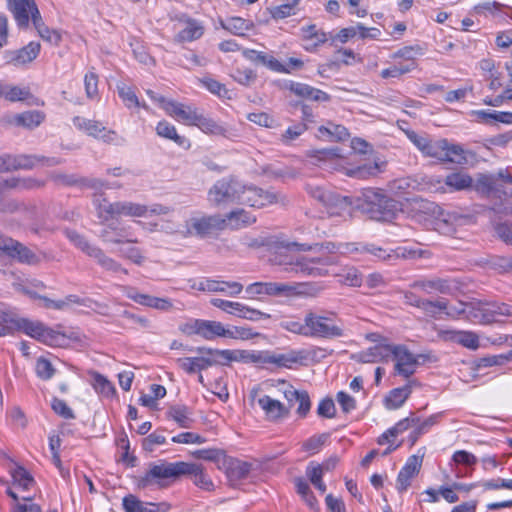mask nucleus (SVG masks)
Returning a JSON list of instances; mask_svg holds the SVG:
<instances>
[{"label": "nucleus", "mask_w": 512, "mask_h": 512, "mask_svg": "<svg viewBox=\"0 0 512 512\" xmlns=\"http://www.w3.org/2000/svg\"><path fill=\"white\" fill-rule=\"evenodd\" d=\"M355 250L361 253L371 254L375 258L383 261H386L392 257V255L386 249L378 247L374 244H359V246L356 247Z\"/></svg>", "instance_id": "obj_60"}, {"label": "nucleus", "mask_w": 512, "mask_h": 512, "mask_svg": "<svg viewBox=\"0 0 512 512\" xmlns=\"http://www.w3.org/2000/svg\"><path fill=\"white\" fill-rule=\"evenodd\" d=\"M40 49V43L31 41L20 49L5 51L6 63L15 67L24 66L37 58Z\"/></svg>", "instance_id": "obj_14"}, {"label": "nucleus", "mask_w": 512, "mask_h": 512, "mask_svg": "<svg viewBox=\"0 0 512 512\" xmlns=\"http://www.w3.org/2000/svg\"><path fill=\"white\" fill-rule=\"evenodd\" d=\"M63 233L76 248L81 250L88 257L93 258L97 264L106 271L123 273L125 275L128 274V270L123 268L119 262L106 255L100 247L91 244L85 236L81 235L76 230L65 228Z\"/></svg>", "instance_id": "obj_4"}, {"label": "nucleus", "mask_w": 512, "mask_h": 512, "mask_svg": "<svg viewBox=\"0 0 512 512\" xmlns=\"http://www.w3.org/2000/svg\"><path fill=\"white\" fill-rule=\"evenodd\" d=\"M427 358L425 354H413L405 345H396L392 356L395 361L394 374L410 378L421 364L420 359L424 362Z\"/></svg>", "instance_id": "obj_8"}, {"label": "nucleus", "mask_w": 512, "mask_h": 512, "mask_svg": "<svg viewBox=\"0 0 512 512\" xmlns=\"http://www.w3.org/2000/svg\"><path fill=\"white\" fill-rule=\"evenodd\" d=\"M295 289L294 286L286 283L263 282V292L270 296L290 295Z\"/></svg>", "instance_id": "obj_49"}, {"label": "nucleus", "mask_w": 512, "mask_h": 512, "mask_svg": "<svg viewBox=\"0 0 512 512\" xmlns=\"http://www.w3.org/2000/svg\"><path fill=\"white\" fill-rule=\"evenodd\" d=\"M419 382L416 379L409 380L403 387L392 389L385 397V406L387 409H398L408 399L412 393V389L415 386H419Z\"/></svg>", "instance_id": "obj_25"}, {"label": "nucleus", "mask_w": 512, "mask_h": 512, "mask_svg": "<svg viewBox=\"0 0 512 512\" xmlns=\"http://www.w3.org/2000/svg\"><path fill=\"white\" fill-rule=\"evenodd\" d=\"M258 404L265 412L266 418L270 421H278L289 415V408H286L280 401L272 399L268 395L259 398Z\"/></svg>", "instance_id": "obj_26"}, {"label": "nucleus", "mask_w": 512, "mask_h": 512, "mask_svg": "<svg viewBox=\"0 0 512 512\" xmlns=\"http://www.w3.org/2000/svg\"><path fill=\"white\" fill-rule=\"evenodd\" d=\"M271 262L280 266H284V271L302 276L323 277L328 274L325 268L334 264L331 257H298L289 258L281 254H276Z\"/></svg>", "instance_id": "obj_2"}, {"label": "nucleus", "mask_w": 512, "mask_h": 512, "mask_svg": "<svg viewBox=\"0 0 512 512\" xmlns=\"http://www.w3.org/2000/svg\"><path fill=\"white\" fill-rule=\"evenodd\" d=\"M411 287L415 289H420L427 294H431L434 292L447 294L451 290L449 282L441 278L417 280L411 284Z\"/></svg>", "instance_id": "obj_30"}, {"label": "nucleus", "mask_w": 512, "mask_h": 512, "mask_svg": "<svg viewBox=\"0 0 512 512\" xmlns=\"http://www.w3.org/2000/svg\"><path fill=\"white\" fill-rule=\"evenodd\" d=\"M319 132L321 134H328L338 141H344L349 137L348 129L339 124L329 123V126H321L319 127Z\"/></svg>", "instance_id": "obj_55"}, {"label": "nucleus", "mask_w": 512, "mask_h": 512, "mask_svg": "<svg viewBox=\"0 0 512 512\" xmlns=\"http://www.w3.org/2000/svg\"><path fill=\"white\" fill-rule=\"evenodd\" d=\"M378 172L379 166L374 162L350 169L348 175L357 179H367L371 176L377 175Z\"/></svg>", "instance_id": "obj_54"}, {"label": "nucleus", "mask_w": 512, "mask_h": 512, "mask_svg": "<svg viewBox=\"0 0 512 512\" xmlns=\"http://www.w3.org/2000/svg\"><path fill=\"white\" fill-rule=\"evenodd\" d=\"M32 97L30 89L0 83V98L9 102L25 101Z\"/></svg>", "instance_id": "obj_33"}, {"label": "nucleus", "mask_w": 512, "mask_h": 512, "mask_svg": "<svg viewBox=\"0 0 512 512\" xmlns=\"http://www.w3.org/2000/svg\"><path fill=\"white\" fill-rule=\"evenodd\" d=\"M193 457L196 459L212 461L217 464L218 467H221V462L225 456V452L220 449L212 448V449H198L192 453Z\"/></svg>", "instance_id": "obj_52"}, {"label": "nucleus", "mask_w": 512, "mask_h": 512, "mask_svg": "<svg viewBox=\"0 0 512 512\" xmlns=\"http://www.w3.org/2000/svg\"><path fill=\"white\" fill-rule=\"evenodd\" d=\"M220 469H224L230 482L246 479L251 471L252 464L225 454Z\"/></svg>", "instance_id": "obj_15"}, {"label": "nucleus", "mask_w": 512, "mask_h": 512, "mask_svg": "<svg viewBox=\"0 0 512 512\" xmlns=\"http://www.w3.org/2000/svg\"><path fill=\"white\" fill-rule=\"evenodd\" d=\"M180 20L186 24V27L176 35L177 41L191 42L203 35L204 27L195 19L184 15Z\"/></svg>", "instance_id": "obj_28"}, {"label": "nucleus", "mask_w": 512, "mask_h": 512, "mask_svg": "<svg viewBox=\"0 0 512 512\" xmlns=\"http://www.w3.org/2000/svg\"><path fill=\"white\" fill-rule=\"evenodd\" d=\"M222 27L235 35L243 36L245 31L253 27V23L241 17H231L222 23Z\"/></svg>", "instance_id": "obj_45"}, {"label": "nucleus", "mask_w": 512, "mask_h": 512, "mask_svg": "<svg viewBox=\"0 0 512 512\" xmlns=\"http://www.w3.org/2000/svg\"><path fill=\"white\" fill-rule=\"evenodd\" d=\"M210 303L214 307H217L226 313L236 315V316H238L240 309L242 307V303H240V302H233V301H228V300H224V299H220V298H213V299H211Z\"/></svg>", "instance_id": "obj_62"}, {"label": "nucleus", "mask_w": 512, "mask_h": 512, "mask_svg": "<svg viewBox=\"0 0 512 512\" xmlns=\"http://www.w3.org/2000/svg\"><path fill=\"white\" fill-rule=\"evenodd\" d=\"M177 364L188 374H194L202 370H206L208 367L213 365H224L225 362H221L220 359L211 357H185L178 358Z\"/></svg>", "instance_id": "obj_23"}, {"label": "nucleus", "mask_w": 512, "mask_h": 512, "mask_svg": "<svg viewBox=\"0 0 512 512\" xmlns=\"http://www.w3.org/2000/svg\"><path fill=\"white\" fill-rule=\"evenodd\" d=\"M476 188L478 191H481L486 194H503L505 197L512 196V190L507 192L502 190V186L497 183V178L495 175H481L476 183Z\"/></svg>", "instance_id": "obj_32"}, {"label": "nucleus", "mask_w": 512, "mask_h": 512, "mask_svg": "<svg viewBox=\"0 0 512 512\" xmlns=\"http://www.w3.org/2000/svg\"><path fill=\"white\" fill-rule=\"evenodd\" d=\"M281 248H285L287 250L295 249L297 251L325 250L328 253H334L337 250V245L334 242L315 243L313 245H309L307 243L286 242L281 243Z\"/></svg>", "instance_id": "obj_42"}, {"label": "nucleus", "mask_w": 512, "mask_h": 512, "mask_svg": "<svg viewBox=\"0 0 512 512\" xmlns=\"http://www.w3.org/2000/svg\"><path fill=\"white\" fill-rule=\"evenodd\" d=\"M116 209V216L145 217L148 213L147 206L129 201H119Z\"/></svg>", "instance_id": "obj_43"}, {"label": "nucleus", "mask_w": 512, "mask_h": 512, "mask_svg": "<svg viewBox=\"0 0 512 512\" xmlns=\"http://www.w3.org/2000/svg\"><path fill=\"white\" fill-rule=\"evenodd\" d=\"M452 460L456 465H463L465 467L464 469L457 468V478L471 474L473 470L472 467L477 463V458L472 453L465 450L456 451L452 456Z\"/></svg>", "instance_id": "obj_36"}, {"label": "nucleus", "mask_w": 512, "mask_h": 512, "mask_svg": "<svg viewBox=\"0 0 512 512\" xmlns=\"http://www.w3.org/2000/svg\"><path fill=\"white\" fill-rule=\"evenodd\" d=\"M0 257L30 266L38 265L41 261L40 257L29 247L3 234H0Z\"/></svg>", "instance_id": "obj_7"}, {"label": "nucleus", "mask_w": 512, "mask_h": 512, "mask_svg": "<svg viewBox=\"0 0 512 512\" xmlns=\"http://www.w3.org/2000/svg\"><path fill=\"white\" fill-rule=\"evenodd\" d=\"M7 7L12 13L19 28H27L30 13L37 7L35 0H7Z\"/></svg>", "instance_id": "obj_19"}, {"label": "nucleus", "mask_w": 512, "mask_h": 512, "mask_svg": "<svg viewBox=\"0 0 512 512\" xmlns=\"http://www.w3.org/2000/svg\"><path fill=\"white\" fill-rule=\"evenodd\" d=\"M194 126H197L202 132L210 135L225 136L227 133V129L224 126L202 113L199 114Z\"/></svg>", "instance_id": "obj_41"}, {"label": "nucleus", "mask_w": 512, "mask_h": 512, "mask_svg": "<svg viewBox=\"0 0 512 512\" xmlns=\"http://www.w3.org/2000/svg\"><path fill=\"white\" fill-rule=\"evenodd\" d=\"M444 152H447V155L443 156L442 162H451L460 165L467 163L465 152L460 145L450 144L447 141Z\"/></svg>", "instance_id": "obj_47"}, {"label": "nucleus", "mask_w": 512, "mask_h": 512, "mask_svg": "<svg viewBox=\"0 0 512 512\" xmlns=\"http://www.w3.org/2000/svg\"><path fill=\"white\" fill-rule=\"evenodd\" d=\"M396 345L380 343L360 353L359 361L363 363L387 362L392 358Z\"/></svg>", "instance_id": "obj_24"}, {"label": "nucleus", "mask_w": 512, "mask_h": 512, "mask_svg": "<svg viewBox=\"0 0 512 512\" xmlns=\"http://www.w3.org/2000/svg\"><path fill=\"white\" fill-rule=\"evenodd\" d=\"M188 463L184 461L179 462H167L160 461L158 464L152 463L146 473L139 477L137 486L141 489H145L152 486L158 488H165L169 485V480H175L189 471Z\"/></svg>", "instance_id": "obj_3"}, {"label": "nucleus", "mask_w": 512, "mask_h": 512, "mask_svg": "<svg viewBox=\"0 0 512 512\" xmlns=\"http://www.w3.org/2000/svg\"><path fill=\"white\" fill-rule=\"evenodd\" d=\"M64 159L60 157H45L41 155H15L16 170L19 169H32L37 165L53 167L64 163Z\"/></svg>", "instance_id": "obj_21"}, {"label": "nucleus", "mask_w": 512, "mask_h": 512, "mask_svg": "<svg viewBox=\"0 0 512 512\" xmlns=\"http://www.w3.org/2000/svg\"><path fill=\"white\" fill-rule=\"evenodd\" d=\"M508 353H503L499 355H489L485 357L478 358L475 363L478 369L492 367V366H500L509 362Z\"/></svg>", "instance_id": "obj_56"}, {"label": "nucleus", "mask_w": 512, "mask_h": 512, "mask_svg": "<svg viewBox=\"0 0 512 512\" xmlns=\"http://www.w3.org/2000/svg\"><path fill=\"white\" fill-rule=\"evenodd\" d=\"M355 208L377 221H391L402 211L399 201L375 188L363 189L361 195L355 198Z\"/></svg>", "instance_id": "obj_1"}, {"label": "nucleus", "mask_w": 512, "mask_h": 512, "mask_svg": "<svg viewBox=\"0 0 512 512\" xmlns=\"http://www.w3.org/2000/svg\"><path fill=\"white\" fill-rule=\"evenodd\" d=\"M261 364H273L277 367L292 368L293 364L305 365L307 360L306 350H290L287 353H275L261 351Z\"/></svg>", "instance_id": "obj_11"}, {"label": "nucleus", "mask_w": 512, "mask_h": 512, "mask_svg": "<svg viewBox=\"0 0 512 512\" xmlns=\"http://www.w3.org/2000/svg\"><path fill=\"white\" fill-rule=\"evenodd\" d=\"M470 313L483 324L502 321L503 317H512V305L503 302L481 303Z\"/></svg>", "instance_id": "obj_10"}, {"label": "nucleus", "mask_w": 512, "mask_h": 512, "mask_svg": "<svg viewBox=\"0 0 512 512\" xmlns=\"http://www.w3.org/2000/svg\"><path fill=\"white\" fill-rule=\"evenodd\" d=\"M473 179L467 173L453 172L444 179V185L452 191L466 190L472 187Z\"/></svg>", "instance_id": "obj_34"}, {"label": "nucleus", "mask_w": 512, "mask_h": 512, "mask_svg": "<svg viewBox=\"0 0 512 512\" xmlns=\"http://www.w3.org/2000/svg\"><path fill=\"white\" fill-rule=\"evenodd\" d=\"M52 410L64 419H74L75 414L73 410L67 405V403L57 397H53L51 400Z\"/></svg>", "instance_id": "obj_64"}, {"label": "nucleus", "mask_w": 512, "mask_h": 512, "mask_svg": "<svg viewBox=\"0 0 512 512\" xmlns=\"http://www.w3.org/2000/svg\"><path fill=\"white\" fill-rule=\"evenodd\" d=\"M92 376V385L96 392L102 394L105 397H111L116 393L114 385L110 381H108L103 375L94 372Z\"/></svg>", "instance_id": "obj_50"}, {"label": "nucleus", "mask_w": 512, "mask_h": 512, "mask_svg": "<svg viewBox=\"0 0 512 512\" xmlns=\"http://www.w3.org/2000/svg\"><path fill=\"white\" fill-rule=\"evenodd\" d=\"M168 418L174 420L181 428H190L193 423L192 411L185 405L171 406L166 412Z\"/></svg>", "instance_id": "obj_35"}, {"label": "nucleus", "mask_w": 512, "mask_h": 512, "mask_svg": "<svg viewBox=\"0 0 512 512\" xmlns=\"http://www.w3.org/2000/svg\"><path fill=\"white\" fill-rule=\"evenodd\" d=\"M422 461V457L417 455H412L407 459L396 480V489L399 493H403L411 485V480L418 475L421 469Z\"/></svg>", "instance_id": "obj_16"}, {"label": "nucleus", "mask_w": 512, "mask_h": 512, "mask_svg": "<svg viewBox=\"0 0 512 512\" xmlns=\"http://www.w3.org/2000/svg\"><path fill=\"white\" fill-rule=\"evenodd\" d=\"M419 423V417L416 416L415 413H410V415L399 422H397L393 427L389 429V433L392 437H396L397 435L403 433L410 427L415 426Z\"/></svg>", "instance_id": "obj_57"}, {"label": "nucleus", "mask_w": 512, "mask_h": 512, "mask_svg": "<svg viewBox=\"0 0 512 512\" xmlns=\"http://www.w3.org/2000/svg\"><path fill=\"white\" fill-rule=\"evenodd\" d=\"M214 227V219L211 217L192 219L191 221V228L194 230L195 234L199 236H206L210 234Z\"/></svg>", "instance_id": "obj_59"}, {"label": "nucleus", "mask_w": 512, "mask_h": 512, "mask_svg": "<svg viewBox=\"0 0 512 512\" xmlns=\"http://www.w3.org/2000/svg\"><path fill=\"white\" fill-rule=\"evenodd\" d=\"M48 178L55 185L62 187L88 188L98 191L106 186V183L101 179L83 177L78 174H68L60 171L50 172Z\"/></svg>", "instance_id": "obj_9"}, {"label": "nucleus", "mask_w": 512, "mask_h": 512, "mask_svg": "<svg viewBox=\"0 0 512 512\" xmlns=\"http://www.w3.org/2000/svg\"><path fill=\"white\" fill-rule=\"evenodd\" d=\"M197 289L200 291L220 292L227 296L235 297L242 292L243 285L237 281L204 279L199 282Z\"/></svg>", "instance_id": "obj_20"}, {"label": "nucleus", "mask_w": 512, "mask_h": 512, "mask_svg": "<svg viewBox=\"0 0 512 512\" xmlns=\"http://www.w3.org/2000/svg\"><path fill=\"white\" fill-rule=\"evenodd\" d=\"M45 119V115L41 111H25L14 116V123L27 129L38 127Z\"/></svg>", "instance_id": "obj_39"}, {"label": "nucleus", "mask_w": 512, "mask_h": 512, "mask_svg": "<svg viewBox=\"0 0 512 512\" xmlns=\"http://www.w3.org/2000/svg\"><path fill=\"white\" fill-rule=\"evenodd\" d=\"M72 121L77 129L86 132L89 136L94 138L99 139L101 136L100 134L103 131H106V127H104L99 121L86 119L81 116H75Z\"/></svg>", "instance_id": "obj_40"}, {"label": "nucleus", "mask_w": 512, "mask_h": 512, "mask_svg": "<svg viewBox=\"0 0 512 512\" xmlns=\"http://www.w3.org/2000/svg\"><path fill=\"white\" fill-rule=\"evenodd\" d=\"M447 309V300L445 298H439L437 300L425 299L422 303L421 310L430 317L437 318L444 310Z\"/></svg>", "instance_id": "obj_48"}, {"label": "nucleus", "mask_w": 512, "mask_h": 512, "mask_svg": "<svg viewBox=\"0 0 512 512\" xmlns=\"http://www.w3.org/2000/svg\"><path fill=\"white\" fill-rule=\"evenodd\" d=\"M324 208L330 217L350 216L352 208H355V199L333 192Z\"/></svg>", "instance_id": "obj_18"}, {"label": "nucleus", "mask_w": 512, "mask_h": 512, "mask_svg": "<svg viewBox=\"0 0 512 512\" xmlns=\"http://www.w3.org/2000/svg\"><path fill=\"white\" fill-rule=\"evenodd\" d=\"M447 140L446 139H439V140H432L430 139L425 151L423 152V155L431 158H435L442 162L443 156L447 155V152H444L446 149Z\"/></svg>", "instance_id": "obj_46"}, {"label": "nucleus", "mask_w": 512, "mask_h": 512, "mask_svg": "<svg viewBox=\"0 0 512 512\" xmlns=\"http://www.w3.org/2000/svg\"><path fill=\"white\" fill-rule=\"evenodd\" d=\"M243 55L246 59L250 60L251 62L266 66L272 71L280 73L291 72V69L289 67L283 65L276 58L264 52L256 51L253 49H245L243 51Z\"/></svg>", "instance_id": "obj_22"}, {"label": "nucleus", "mask_w": 512, "mask_h": 512, "mask_svg": "<svg viewBox=\"0 0 512 512\" xmlns=\"http://www.w3.org/2000/svg\"><path fill=\"white\" fill-rule=\"evenodd\" d=\"M12 477L14 481L24 490L29 489L35 484L33 476L22 466H17L12 471Z\"/></svg>", "instance_id": "obj_53"}, {"label": "nucleus", "mask_w": 512, "mask_h": 512, "mask_svg": "<svg viewBox=\"0 0 512 512\" xmlns=\"http://www.w3.org/2000/svg\"><path fill=\"white\" fill-rule=\"evenodd\" d=\"M124 290L127 298L131 299L137 304L161 311H167L173 307V304L167 298H159L148 294H143L138 292L136 288L130 286L125 287Z\"/></svg>", "instance_id": "obj_17"}, {"label": "nucleus", "mask_w": 512, "mask_h": 512, "mask_svg": "<svg viewBox=\"0 0 512 512\" xmlns=\"http://www.w3.org/2000/svg\"><path fill=\"white\" fill-rule=\"evenodd\" d=\"M494 232L504 243L512 246V220L495 223Z\"/></svg>", "instance_id": "obj_58"}, {"label": "nucleus", "mask_w": 512, "mask_h": 512, "mask_svg": "<svg viewBox=\"0 0 512 512\" xmlns=\"http://www.w3.org/2000/svg\"><path fill=\"white\" fill-rule=\"evenodd\" d=\"M305 191L311 198L318 201L323 207L326 205L329 197L333 193V191L327 190L324 187L313 183H306Z\"/></svg>", "instance_id": "obj_51"}, {"label": "nucleus", "mask_w": 512, "mask_h": 512, "mask_svg": "<svg viewBox=\"0 0 512 512\" xmlns=\"http://www.w3.org/2000/svg\"><path fill=\"white\" fill-rule=\"evenodd\" d=\"M226 219L230 222V225L239 229L248 225L255 223L256 217L251 213L245 211L244 209H237L231 211L226 215Z\"/></svg>", "instance_id": "obj_44"}, {"label": "nucleus", "mask_w": 512, "mask_h": 512, "mask_svg": "<svg viewBox=\"0 0 512 512\" xmlns=\"http://www.w3.org/2000/svg\"><path fill=\"white\" fill-rule=\"evenodd\" d=\"M188 470L186 475H191L193 477V483L199 488L205 491H212L214 489V484L211 478L204 473L203 466L201 464L196 463H188Z\"/></svg>", "instance_id": "obj_37"}, {"label": "nucleus", "mask_w": 512, "mask_h": 512, "mask_svg": "<svg viewBox=\"0 0 512 512\" xmlns=\"http://www.w3.org/2000/svg\"><path fill=\"white\" fill-rule=\"evenodd\" d=\"M156 133L162 138L172 140L182 148L189 149L191 146L190 140L185 136L179 135L175 126L165 120L158 122L156 126Z\"/></svg>", "instance_id": "obj_29"}, {"label": "nucleus", "mask_w": 512, "mask_h": 512, "mask_svg": "<svg viewBox=\"0 0 512 512\" xmlns=\"http://www.w3.org/2000/svg\"><path fill=\"white\" fill-rule=\"evenodd\" d=\"M199 336L206 340H213L216 337L231 336L229 328H225L221 322L202 320L200 323Z\"/></svg>", "instance_id": "obj_31"}, {"label": "nucleus", "mask_w": 512, "mask_h": 512, "mask_svg": "<svg viewBox=\"0 0 512 512\" xmlns=\"http://www.w3.org/2000/svg\"><path fill=\"white\" fill-rule=\"evenodd\" d=\"M35 370H36L37 376L42 380L51 379L56 372V370L53 367V365L51 364V362L48 359L43 358V357H40L39 359H37Z\"/></svg>", "instance_id": "obj_61"}, {"label": "nucleus", "mask_w": 512, "mask_h": 512, "mask_svg": "<svg viewBox=\"0 0 512 512\" xmlns=\"http://www.w3.org/2000/svg\"><path fill=\"white\" fill-rule=\"evenodd\" d=\"M261 351L254 352L248 350H222L219 352L221 362L227 365L229 362H243V363H261Z\"/></svg>", "instance_id": "obj_27"}, {"label": "nucleus", "mask_w": 512, "mask_h": 512, "mask_svg": "<svg viewBox=\"0 0 512 512\" xmlns=\"http://www.w3.org/2000/svg\"><path fill=\"white\" fill-rule=\"evenodd\" d=\"M285 88L290 90L292 93H294L296 96L309 99L311 96V93L314 91V87L300 82H294V81H288L285 84Z\"/></svg>", "instance_id": "obj_63"}, {"label": "nucleus", "mask_w": 512, "mask_h": 512, "mask_svg": "<svg viewBox=\"0 0 512 512\" xmlns=\"http://www.w3.org/2000/svg\"><path fill=\"white\" fill-rule=\"evenodd\" d=\"M147 93L152 99L160 102L169 115L183 121L187 125H195L200 114L196 108L185 106L175 101H167L163 96L156 97L154 92L150 90Z\"/></svg>", "instance_id": "obj_12"}, {"label": "nucleus", "mask_w": 512, "mask_h": 512, "mask_svg": "<svg viewBox=\"0 0 512 512\" xmlns=\"http://www.w3.org/2000/svg\"><path fill=\"white\" fill-rule=\"evenodd\" d=\"M93 203L97 209L98 217L103 221H108L109 218L115 217L117 214L118 202L110 203L103 193L95 194Z\"/></svg>", "instance_id": "obj_38"}, {"label": "nucleus", "mask_w": 512, "mask_h": 512, "mask_svg": "<svg viewBox=\"0 0 512 512\" xmlns=\"http://www.w3.org/2000/svg\"><path fill=\"white\" fill-rule=\"evenodd\" d=\"M18 327L27 335L45 343L53 345L57 342L60 334L51 328L46 327L41 322H34L28 319H20L17 322Z\"/></svg>", "instance_id": "obj_13"}, {"label": "nucleus", "mask_w": 512, "mask_h": 512, "mask_svg": "<svg viewBox=\"0 0 512 512\" xmlns=\"http://www.w3.org/2000/svg\"><path fill=\"white\" fill-rule=\"evenodd\" d=\"M244 184L234 177H225L215 182L208 192L209 201L215 206L240 204Z\"/></svg>", "instance_id": "obj_5"}, {"label": "nucleus", "mask_w": 512, "mask_h": 512, "mask_svg": "<svg viewBox=\"0 0 512 512\" xmlns=\"http://www.w3.org/2000/svg\"><path fill=\"white\" fill-rule=\"evenodd\" d=\"M332 315L335 314L333 312H329L327 316H324L314 312H308V337L325 339L343 337L345 335L344 329L342 325L336 324V322L330 317Z\"/></svg>", "instance_id": "obj_6"}]
</instances>
